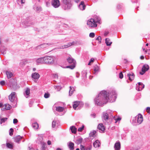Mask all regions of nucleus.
I'll return each mask as SVG.
<instances>
[{
  "label": "nucleus",
  "instance_id": "obj_1",
  "mask_svg": "<svg viewBox=\"0 0 150 150\" xmlns=\"http://www.w3.org/2000/svg\"><path fill=\"white\" fill-rule=\"evenodd\" d=\"M117 96L116 93L114 90L108 93L106 91H102L94 99L95 104L97 106H103L109 100L110 102L115 100Z\"/></svg>",
  "mask_w": 150,
  "mask_h": 150
},
{
  "label": "nucleus",
  "instance_id": "obj_2",
  "mask_svg": "<svg viewBox=\"0 0 150 150\" xmlns=\"http://www.w3.org/2000/svg\"><path fill=\"white\" fill-rule=\"evenodd\" d=\"M100 19L98 18L96 21L93 18H91L89 20H88L87 22V24L89 25L90 27H93L97 26V24L96 22L100 23Z\"/></svg>",
  "mask_w": 150,
  "mask_h": 150
},
{
  "label": "nucleus",
  "instance_id": "obj_3",
  "mask_svg": "<svg viewBox=\"0 0 150 150\" xmlns=\"http://www.w3.org/2000/svg\"><path fill=\"white\" fill-rule=\"evenodd\" d=\"M64 4L63 8L64 10H67L70 8L72 6L71 0H62Z\"/></svg>",
  "mask_w": 150,
  "mask_h": 150
},
{
  "label": "nucleus",
  "instance_id": "obj_4",
  "mask_svg": "<svg viewBox=\"0 0 150 150\" xmlns=\"http://www.w3.org/2000/svg\"><path fill=\"white\" fill-rule=\"evenodd\" d=\"M55 57L54 56H46L44 57L45 64H51L54 61Z\"/></svg>",
  "mask_w": 150,
  "mask_h": 150
},
{
  "label": "nucleus",
  "instance_id": "obj_5",
  "mask_svg": "<svg viewBox=\"0 0 150 150\" xmlns=\"http://www.w3.org/2000/svg\"><path fill=\"white\" fill-rule=\"evenodd\" d=\"M67 60L69 64L72 63V65L70 66H67L65 67L66 68H70L72 69H74L75 67V64L74 62V59H73L71 56L69 57L67 59Z\"/></svg>",
  "mask_w": 150,
  "mask_h": 150
},
{
  "label": "nucleus",
  "instance_id": "obj_6",
  "mask_svg": "<svg viewBox=\"0 0 150 150\" xmlns=\"http://www.w3.org/2000/svg\"><path fill=\"white\" fill-rule=\"evenodd\" d=\"M84 105L83 102L81 101H76V110H80Z\"/></svg>",
  "mask_w": 150,
  "mask_h": 150
},
{
  "label": "nucleus",
  "instance_id": "obj_7",
  "mask_svg": "<svg viewBox=\"0 0 150 150\" xmlns=\"http://www.w3.org/2000/svg\"><path fill=\"white\" fill-rule=\"evenodd\" d=\"M149 65L147 64L144 65L142 67V71L139 72V74L141 75H143L145 72L148 71L149 69Z\"/></svg>",
  "mask_w": 150,
  "mask_h": 150
},
{
  "label": "nucleus",
  "instance_id": "obj_8",
  "mask_svg": "<svg viewBox=\"0 0 150 150\" xmlns=\"http://www.w3.org/2000/svg\"><path fill=\"white\" fill-rule=\"evenodd\" d=\"M138 84L136 85V89L138 91H140L142 90L144 87V85L141 82H138Z\"/></svg>",
  "mask_w": 150,
  "mask_h": 150
},
{
  "label": "nucleus",
  "instance_id": "obj_9",
  "mask_svg": "<svg viewBox=\"0 0 150 150\" xmlns=\"http://www.w3.org/2000/svg\"><path fill=\"white\" fill-rule=\"evenodd\" d=\"M136 119L137 120V123L138 125L141 124L143 121V117L142 115L140 113L136 116Z\"/></svg>",
  "mask_w": 150,
  "mask_h": 150
},
{
  "label": "nucleus",
  "instance_id": "obj_10",
  "mask_svg": "<svg viewBox=\"0 0 150 150\" xmlns=\"http://www.w3.org/2000/svg\"><path fill=\"white\" fill-rule=\"evenodd\" d=\"M52 5L55 8H58L60 6L59 1V0H52Z\"/></svg>",
  "mask_w": 150,
  "mask_h": 150
},
{
  "label": "nucleus",
  "instance_id": "obj_11",
  "mask_svg": "<svg viewBox=\"0 0 150 150\" xmlns=\"http://www.w3.org/2000/svg\"><path fill=\"white\" fill-rule=\"evenodd\" d=\"M16 93L12 92L9 96V99L11 102H13L16 98Z\"/></svg>",
  "mask_w": 150,
  "mask_h": 150
},
{
  "label": "nucleus",
  "instance_id": "obj_12",
  "mask_svg": "<svg viewBox=\"0 0 150 150\" xmlns=\"http://www.w3.org/2000/svg\"><path fill=\"white\" fill-rule=\"evenodd\" d=\"M9 86L11 88L14 89L16 87V81L14 79L11 80L9 83Z\"/></svg>",
  "mask_w": 150,
  "mask_h": 150
},
{
  "label": "nucleus",
  "instance_id": "obj_13",
  "mask_svg": "<svg viewBox=\"0 0 150 150\" xmlns=\"http://www.w3.org/2000/svg\"><path fill=\"white\" fill-rule=\"evenodd\" d=\"M98 129L100 130V132H103L105 130V127L102 123H100L98 125Z\"/></svg>",
  "mask_w": 150,
  "mask_h": 150
},
{
  "label": "nucleus",
  "instance_id": "obj_14",
  "mask_svg": "<svg viewBox=\"0 0 150 150\" xmlns=\"http://www.w3.org/2000/svg\"><path fill=\"white\" fill-rule=\"evenodd\" d=\"M44 57H40L37 59L36 62L37 65L45 63Z\"/></svg>",
  "mask_w": 150,
  "mask_h": 150
},
{
  "label": "nucleus",
  "instance_id": "obj_15",
  "mask_svg": "<svg viewBox=\"0 0 150 150\" xmlns=\"http://www.w3.org/2000/svg\"><path fill=\"white\" fill-rule=\"evenodd\" d=\"M86 6L84 4V1H81L78 6L79 8L81 10H84L86 8Z\"/></svg>",
  "mask_w": 150,
  "mask_h": 150
},
{
  "label": "nucleus",
  "instance_id": "obj_16",
  "mask_svg": "<svg viewBox=\"0 0 150 150\" xmlns=\"http://www.w3.org/2000/svg\"><path fill=\"white\" fill-rule=\"evenodd\" d=\"M127 76L129 78V80L132 81L134 78L135 75L133 73L131 72L127 74Z\"/></svg>",
  "mask_w": 150,
  "mask_h": 150
},
{
  "label": "nucleus",
  "instance_id": "obj_17",
  "mask_svg": "<svg viewBox=\"0 0 150 150\" xmlns=\"http://www.w3.org/2000/svg\"><path fill=\"white\" fill-rule=\"evenodd\" d=\"M114 147L115 150H120L121 148L120 143L119 141H118L114 145Z\"/></svg>",
  "mask_w": 150,
  "mask_h": 150
},
{
  "label": "nucleus",
  "instance_id": "obj_18",
  "mask_svg": "<svg viewBox=\"0 0 150 150\" xmlns=\"http://www.w3.org/2000/svg\"><path fill=\"white\" fill-rule=\"evenodd\" d=\"M50 43H44L38 46L37 48L40 49L41 48H44L48 47L49 45H51Z\"/></svg>",
  "mask_w": 150,
  "mask_h": 150
},
{
  "label": "nucleus",
  "instance_id": "obj_19",
  "mask_svg": "<svg viewBox=\"0 0 150 150\" xmlns=\"http://www.w3.org/2000/svg\"><path fill=\"white\" fill-rule=\"evenodd\" d=\"M31 76L35 79H38L40 77V75L38 73L35 72L32 74Z\"/></svg>",
  "mask_w": 150,
  "mask_h": 150
},
{
  "label": "nucleus",
  "instance_id": "obj_20",
  "mask_svg": "<svg viewBox=\"0 0 150 150\" xmlns=\"http://www.w3.org/2000/svg\"><path fill=\"white\" fill-rule=\"evenodd\" d=\"M100 70L99 67L97 65H95L93 67L94 73L97 74L100 71Z\"/></svg>",
  "mask_w": 150,
  "mask_h": 150
},
{
  "label": "nucleus",
  "instance_id": "obj_21",
  "mask_svg": "<svg viewBox=\"0 0 150 150\" xmlns=\"http://www.w3.org/2000/svg\"><path fill=\"white\" fill-rule=\"evenodd\" d=\"M11 107V106L9 104H6L3 106L1 110H9L10 109Z\"/></svg>",
  "mask_w": 150,
  "mask_h": 150
},
{
  "label": "nucleus",
  "instance_id": "obj_22",
  "mask_svg": "<svg viewBox=\"0 0 150 150\" xmlns=\"http://www.w3.org/2000/svg\"><path fill=\"white\" fill-rule=\"evenodd\" d=\"M100 143L98 140H96L93 143V146L95 148H97L100 146Z\"/></svg>",
  "mask_w": 150,
  "mask_h": 150
},
{
  "label": "nucleus",
  "instance_id": "obj_23",
  "mask_svg": "<svg viewBox=\"0 0 150 150\" xmlns=\"http://www.w3.org/2000/svg\"><path fill=\"white\" fill-rule=\"evenodd\" d=\"M83 139L81 137H78L76 140V143L79 145L82 142Z\"/></svg>",
  "mask_w": 150,
  "mask_h": 150
},
{
  "label": "nucleus",
  "instance_id": "obj_24",
  "mask_svg": "<svg viewBox=\"0 0 150 150\" xmlns=\"http://www.w3.org/2000/svg\"><path fill=\"white\" fill-rule=\"evenodd\" d=\"M30 93V89L29 88H27L25 93H24V95L26 98H28L29 95Z\"/></svg>",
  "mask_w": 150,
  "mask_h": 150
},
{
  "label": "nucleus",
  "instance_id": "obj_25",
  "mask_svg": "<svg viewBox=\"0 0 150 150\" xmlns=\"http://www.w3.org/2000/svg\"><path fill=\"white\" fill-rule=\"evenodd\" d=\"M6 74L8 79L11 78L13 76V74L10 71H6Z\"/></svg>",
  "mask_w": 150,
  "mask_h": 150
},
{
  "label": "nucleus",
  "instance_id": "obj_26",
  "mask_svg": "<svg viewBox=\"0 0 150 150\" xmlns=\"http://www.w3.org/2000/svg\"><path fill=\"white\" fill-rule=\"evenodd\" d=\"M68 146L70 150H73L74 149V144L71 142H70L68 144Z\"/></svg>",
  "mask_w": 150,
  "mask_h": 150
},
{
  "label": "nucleus",
  "instance_id": "obj_27",
  "mask_svg": "<svg viewBox=\"0 0 150 150\" xmlns=\"http://www.w3.org/2000/svg\"><path fill=\"white\" fill-rule=\"evenodd\" d=\"M22 137L20 136H17L14 138V141L17 143H19V141L22 139Z\"/></svg>",
  "mask_w": 150,
  "mask_h": 150
},
{
  "label": "nucleus",
  "instance_id": "obj_28",
  "mask_svg": "<svg viewBox=\"0 0 150 150\" xmlns=\"http://www.w3.org/2000/svg\"><path fill=\"white\" fill-rule=\"evenodd\" d=\"M96 131L95 130H93V131H91L89 134V137H92L93 138L95 137H96Z\"/></svg>",
  "mask_w": 150,
  "mask_h": 150
},
{
  "label": "nucleus",
  "instance_id": "obj_29",
  "mask_svg": "<svg viewBox=\"0 0 150 150\" xmlns=\"http://www.w3.org/2000/svg\"><path fill=\"white\" fill-rule=\"evenodd\" d=\"M7 49L4 47H2L0 49V52L4 54L6 53V51Z\"/></svg>",
  "mask_w": 150,
  "mask_h": 150
},
{
  "label": "nucleus",
  "instance_id": "obj_30",
  "mask_svg": "<svg viewBox=\"0 0 150 150\" xmlns=\"http://www.w3.org/2000/svg\"><path fill=\"white\" fill-rule=\"evenodd\" d=\"M74 42H73L72 43H71V42L69 43L67 45H64L62 46V48H67L68 47H70V46H71V45H74Z\"/></svg>",
  "mask_w": 150,
  "mask_h": 150
},
{
  "label": "nucleus",
  "instance_id": "obj_31",
  "mask_svg": "<svg viewBox=\"0 0 150 150\" xmlns=\"http://www.w3.org/2000/svg\"><path fill=\"white\" fill-rule=\"evenodd\" d=\"M132 124L134 126H136L138 125V124L137 123V119H136V116L132 120Z\"/></svg>",
  "mask_w": 150,
  "mask_h": 150
},
{
  "label": "nucleus",
  "instance_id": "obj_32",
  "mask_svg": "<svg viewBox=\"0 0 150 150\" xmlns=\"http://www.w3.org/2000/svg\"><path fill=\"white\" fill-rule=\"evenodd\" d=\"M110 40L108 38H106L105 40V42L107 46H110L112 43V42H110Z\"/></svg>",
  "mask_w": 150,
  "mask_h": 150
},
{
  "label": "nucleus",
  "instance_id": "obj_33",
  "mask_svg": "<svg viewBox=\"0 0 150 150\" xmlns=\"http://www.w3.org/2000/svg\"><path fill=\"white\" fill-rule=\"evenodd\" d=\"M64 109V108L61 107H56V110L59 112H62Z\"/></svg>",
  "mask_w": 150,
  "mask_h": 150
},
{
  "label": "nucleus",
  "instance_id": "obj_34",
  "mask_svg": "<svg viewBox=\"0 0 150 150\" xmlns=\"http://www.w3.org/2000/svg\"><path fill=\"white\" fill-rule=\"evenodd\" d=\"M81 74L83 78H86L87 72L86 70H83Z\"/></svg>",
  "mask_w": 150,
  "mask_h": 150
},
{
  "label": "nucleus",
  "instance_id": "obj_35",
  "mask_svg": "<svg viewBox=\"0 0 150 150\" xmlns=\"http://www.w3.org/2000/svg\"><path fill=\"white\" fill-rule=\"evenodd\" d=\"M32 127L34 129H38L39 126L37 122H35L33 123Z\"/></svg>",
  "mask_w": 150,
  "mask_h": 150
},
{
  "label": "nucleus",
  "instance_id": "obj_36",
  "mask_svg": "<svg viewBox=\"0 0 150 150\" xmlns=\"http://www.w3.org/2000/svg\"><path fill=\"white\" fill-rule=\"evenodd\" d=\"M103 119H104V120L105 121H106L109 118V116H108V114L107 113H103Z\"/></svg>",
  "mask_w": 150,
  "mask_h": 150
},
{
  "label": "nucleus",
  "instance_id": "obj_37",
  "mask_svg": "<svg viewBox=\"0 0 150 150\" xmlns=\"http://www.w3.org/2000/svg\"><path fill=\"white\" fill-rule=\"evenodd\" d=\"M74 91V89L72 88L71 87H70V90L69 91V96H71L72 95V93H73Z\"/></svg>",
  "mask_w": 150,
  "mask_h": 150
},
{
  "label": "nucleus",
  "instance_id": "obj_38",
  "mask_svg": "<svg viewBox=\"0 0 150 150\" xmlns=\"http://www.w3.org/2000/svg\"><path fill=\"white\" fill-rule=\"evenodd\" d=\"M70 129L72 133L75 134V126H72L71 127Z\"/></svg>",
  "mask_w": 150,
  "mask_h": 150
},
{
  "label": "nucleus",
  "instance_id": "obj_39",
  "mask_svg": "<svg viewBox=\"0 0 150 150\" xmlns=\"http://www.w3.org/2000/svg\"><path fill=\"white\" fill-rule=\"evenodd\" d=\"M84 125H83L81 127H79L78 128V131L80 132H82L84 129Z\"/></svg>",
  "mask_w": 150,
  "mask_h": 150
},
{
  "label": "nucleus",
  "instance_id": "obj_40",
  "mask_svg": "<svg viewBox=\"0 0 150 150\" xmlns=\"http://www.w3.org/2000/svg\"><path fill=\"white\" fill-rule=\"evenodd\" d=\"M6 146L7 147L10 149L13 148V145L12 144H10L9 143H8L6 144Z\"/></svg>",
  "mask_w": 150,
  "mask_h": 150
},
{
  "label": "nucleus",
  "instance_id": "obj_41",
  "mask_svg": "<svg viewBox=\"0 0 150 150\" xmlns=\"http://www.w3.org/2000/svg\"><path fill=\"white\" fill-rule=\"evenodd\" d=\"M7 118H3L1 119L0 123L1 124L2 123L6 121L7 120Z\"/></svg>",
  "mask_w": 150,
  "mask_h": 150
},
{
  "label": "nucleus",
  "instance_id": "obj_42",
  "mask_svg": "<svg viewBox=\"0 0 150 150\" xmlns=\"http://www.w3.org/2000/svg\"><path fill=\"white\" fill-rule=\"evenodd\" d=\"M101 39L102 38L100 36H99L96 39V40H98L99 41V43H100L101 42Z\"/></svg>",
  "mask_w": 150,
  "mask_h": 150
},
{
  "label": "nucleus",
  "instance_id": "obj_43",
  "mask_svg": "<svg viewBox=\"0 0 150 150\" xmlns=\"http://www.w3.org/2000/svg\"><path fill=\"white\" fill-rule=\"evenodd\" d=\"M122 4H118L117 6V8L118 9H120L122 8Z\"/></svg>",
  "mask_w": 150,
  "mask_h": 150
},
{
  "label": "nucleus",
  "instance_id": "obj_44",
  "mask_svg": "<svg viewBox=\"0 0 150 150\" xmlns=\"http://www.w3.org/2000/svg\"><path fill=\"white\" fill-rule=\"evenodd\" d=\"M26 63V61L22 60L20 63V65L21 66H23L25 65Z\"/></svg>",
  "mask_w": 150,
  "mask_h": 150
},
{
  "label": "nucleus",
  "instance_id": "obj_45",
  "mask_svg": "<svg viewBox=\"0 0 150 150\" xmlns=\"http://www.w3.org/2000/svg\"><path fill=\"white\" fill-rule=\"evenodd\" d=\"M38 140L40 142H41L43 139L41 135H40L38 136Z\"/></svg>",
  "mask_w": 150,
  "mask_h": 150
},
{
  "label": "nucleus",
  "instance_id": "obj_46",
  "mask_svg": "<svg viewBox=\"0 0 150 150\" xmlns=\"http://www.w3.org/2000/svg\"><path fill=\"white\" fill-rule=\"evenodd\" d=\"M54 87L55 89H57V91H59L61 88V87L59 86H55Z\"/></svg>",
  "mask_w": 150,
  "mask_h": 150
},
{
  "label": "nucleus",
  "instance_id": "obj_47",
  "mask_svg": "<svg viewBox=\"0 0 150 150\" xmlns=\"http://www.w3.org/2000/svg\"><path fill=\"white\" fill-rule=\"evenodd\" d=\"M13 129L11 128L10 129L9 131V134L10 136H12L13 135Z\"/></svg>",
  "mask_w": 150,
  "mask_h": 150
},
{
  "label": "nucleus",
  "instance_id": "obj_48",
  "mask_svg": "<svg viewBox=\"0 0 150 150\" xmlns=\"http://www.w3.org/2000/svg\"><path fill=\"white\" fill-rule=\"evenodd\" d=\"M95 34L94 33H91L89 34V37L91 38H93L95 37Z\"/></svg>",
  "mask_w": 150,
  "mask_h": 150
},
{
  "label": "nucleus",
  "instance_id": "obj_49",
  "mask_svg": "<svg viewBox=\"0 0 150 150\" xmlns=\"http://www.w3.org/2000/svg\"><path fill=\"white\" fill-rule=\"evenodd\" d=\"M77 97L79 100H81L83 96L81 94H78L77 95Z\"/></svg>",
  "mask_w": 150,
  "mask_h": 150
},
{
  "label": "nucleus",
  "instance_id": "obj_50",
  "mask_svg": "<svg viewBox=\"0 0 150 150\" xmlns=\"http://www.w3.org/2000/svg\"><path fill=\"white\" fill-rule=\"evenodd\" d=\"M56 125V122L54 120L52 122V127L53 128L55 127Z\"/></svg>",
  "mask_w": 150,
  "mask_h": 150
},
{
  "label": "nucleus",
  "instance_id": "obj_51",
  "mask_svg": "<svg viewBox=\"0 0 150 150\" xmlns=\"http://www.w3.org/2000/svg\"><path fill=\"white\" fill-rule=\"evenodd\" d=\"M123 77V75L122 72H120L119 74V77L120 79H122Z\"/></svg>",
  "mask_w": 150,
  "mask_h": 150
},
{
  "label": "nucleus",
  "instance_id": "obj_52",
  "mask_svg": "<svg viewBox=\"0 0 150 150\" xmlns=\"http://www.w3.org/2000/svg\"><path fill=\"white\" fill-rule=\"evenodd\" d=\"M81 44V42L80 41H76V45H80Z\"/></svg>",
  "mask_w": 150,
  "mask_h": 150
},
{
  "label": "nucleus",
  "instance_id": "obj_53",
  "mask_svg": "<svg viewBox=\"0 0 150 150\" xmlns=\"http://www.w3.org/2000/svg\"><path fill=\"white\" fill-rule=\"evenodd\" d=\"M49 94L48 93H45L44 95V97L45 98H48L49 97Z\"/></svg>",
  "mask_w": 150,
  "mask_h": 150
},
{
  "label": "nucleus",
  "instance_id": "obj_54",
  "mask_svg": "<svg viewBox=\"0 0 150 150\" xmlns=\"http://www.w3.org/2000/svg\"><path fill=\"white\" fill-rule=\"evenodd\" d=\"M91 146H90L87 147H86V150H90L91 149Z\"/></svg>",
  "mask_w": 150,
  "mask_h": 150
},
{
  "label": "nucleus",
  "instance_id": "obj_55",
  "mask_svg": "<svg viewBox=\"0 0 150 150\" xmlns=\"http://www.w3.org/2000/svg\"><path fill=\"white\" fill-rule=\"evenodd\" d=\"M81 150H86V147L82 145H81Z\"/></svg>",
  "mask_w": 150,
  "mask_h": 150
},
{
  "label": "nucleus",
  "instance_id": "obj_56",
  "mask_svg": "<svg viewBox=\"0 0 150 150\" xmlns=\"http://www.w3.org/2000/svg\"><path fill=\"white\" fill-rule=\"evenodd\" d=\"M146 111H147L148 113H150V107H147L146 108Z\"/></svg>",
  "mask_w": 150,
  "mask_h": 150
},
{
  "label": "nucleus",
  "instance_id": "obj_57",
  "mask_svg": "<svg viewBox=\"0 0 150 150\" xmlns=\"http://www.w3.org/2000/svg\"><path fill=\"white\" fill-rule=\"evenodd\" d=\"M116 122L120 121L121 120V118L120 117H118L117 118L115 119Z\"/></svg>",
  "mask_w": 150,
  "mask_h": 150
},
{
  "label": "nucleus",
  "instance_id": "obj_58",
  "mask_svg": "<svg viewBox=\"0 0 150 150\" xmlns=\"http://www.w3.org/2000/svg\"><path fill=\"white\" fill-rule=\"evenodd\" d=\"M89 140V138H85L83 140L84 143L86 142H87Z\"/></svg>",
  "mask_w": 150,
  "mask_h": 150
},
{
  "label": "nucleus",
  "instance_id": "obj_59",
  "mask_svg": "<svg viewBox=\"0 0 150 150\" xmlns=\"http://www.w3.org/2000/svg\"><path fill=\"white\" fill-rule=\"evenodd\" d=\"M36 10L37 11H40L41 10V8L40 7H36Z\"/></svg>",
  "mask_w": 150,
  "mask_h": 150
},
{
  "label": "nucleus",
  "instance_id": "obj_60",
  "mask_svg": "<svg viewBox=\"0 0 150 150\" xmlns=\"http://www.w3.org/2000/svg\"><path fill=\"white\" fill-rule=\"evenodd\" d=\"M5 82L4 81H2L0 82V84L2 86H3L5 84Z\"/></svg>",
  "mask_w": 150,
  "mask_h": 150
},
{
  "label": "nucleus",
  "instance_id": "obj_61",
  "mask_svg": "<svg viewBox=\"0 0 150 150\" xmlns=\"http://www.w3.org/2000/svg\"><path fill=\"white\" fill-rule=\"evenodd\" d=\"M18 122V120L16 119H14L13 120V123L14 124H16Z\"/></svg>",
  "mask_w": 150,
  "mask_h": 150
},
{
  "label": "nucleus",
  "instance_id": "obj_62",
  "mask_svg": "<svg viewBox=\"0 0 150 150\" xmlns=\"http://www.w3.org/2000/svg\"><path fill=\"white\" fill-rule=\"evenodd\" d=\"M109 32L108 31H105L104 34V36H106L109 34Z\"/></svg>",
  "mask_w": 150,
  "mask_h": 150
},
{
  "label": "nucleus",
  "instance_id": "obj_63",
  "mask_svg": "<svg viewBox=\"0 0 150 150\" xmlns=\"http://www.w3.org/2000/svg\"><path fill=\"white\" fill-rule=\"evenodd\" d=\"M95 60L93 58H91L90 60V62H93Z\"/></svg>",
  "mask_w": 150,
  "mask_h": 150
},
{
  "label": "nucleus",
  "instance_id": "obj_64",
  "mask_svg": "<svg viewBox=\"0 0 150 150\" xmlns=\"http://www.w3.org/2000/svg\"><path fill=\"white\" fill-rule=\"evenodd\" d=\"M76 77L77 78L79 77V74L78 73V72H77L76 73Z\"/></svg>",
  "mask_w": 150,
  "mask_h": 150
}]
</instances>
